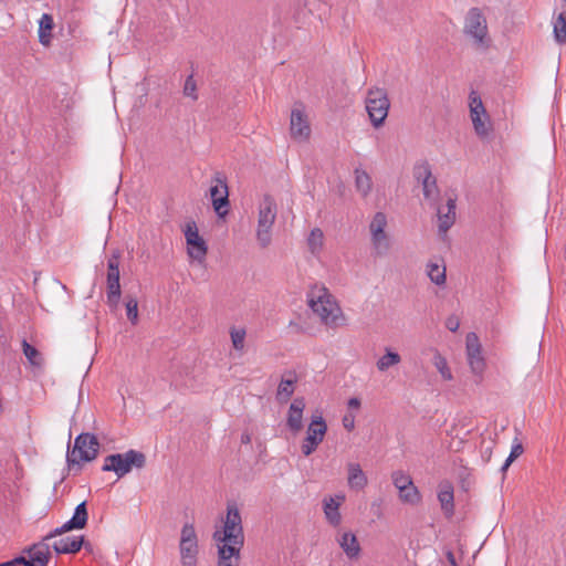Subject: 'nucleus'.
<instances>
[{"label": "nucleus", "mask_w": 566, "mask_h": 566, "mask_svg": "<svg viewBox=\"0 0 566 566\" xmlns=\"http://www.w3.org/2000/svg\"><path fill=\"white\" fill-rule=\"evenodd\" d=\"M439 231L446 233L455 220V199L449 198L444 208L438 209Z\"/></svg>", "instance_id": "24"}, {"label": "nucleus", "mask_w": 566, "mask_h": 566, "mask_svg": "<svg viewBox=\"0 0 566 566\" xmlns=\"http://www.w3.org/2000/svg\"><path fill=\"white\" fill-rule=\"evenodd\" d=\"M216 543H229L235 546H243L244 533L239 509L235 504H228L227 516L222 530H217L213 535Z\"/></svg>", "instance_id": "3"}, {"label": "nucleus", "mask_w": 566, "mask_h": 566, "mask_svg": "<svg viewBox=\"0 0 566 566\" xmlns=\"http://www.w3.org/2000/svg\"><path fill=\"white\" fill-rule=\"evenodd\" d=\"M146 464V457L143 452L128 450L125 453H114L105 458L102 471L114 472L118 479L128 474L133 468L142 469Z\"/></svg>", "instance_id": "4"}, {"label": "nucleus", "mask_w": 566, "mask_h": 566, "mask_svg": "<svg viewBox=\"0 0 566 566\" xmlns=\"http://www.w3.org/2000/svg\"><path fill=\"white\" fill-rule=\"evenodd\" d=\"M438 500L441 505V510L447 517H451L454 513V495L453 485L451 482L444 480L439 483L438 486Z\"/></svg>", "instance_id": "21"}, {"label": "nucleus", "mask_w": 566, "mask_h": 566, "mask_svg": "<svg viewBox=\"0 0 566 566\" xmlns=\"http://www.w3.org/2000/svg\"><path fill=\"white\" fill-rule=\"evenodd\" d=\"M294 382L293 379H282L277 387V398L287 400L294 392Z\"/></svg>", "instance_id": "38"}, {"label": "nucleus", "mask_w": 566, "mask_h": 566, "mask_svg": "<svg viewBox=\"0 0 566 566\" xmlns=\"http://www.w3.org/2000/svg\"><path fill=\"white\" fill-rule=\"evenodd\" d=\"M347 406L349 409H358L360 407V400L356 397H353L348 400Z\"/></svg>", "instance_id": "47"}, {"label": "nucleus", "mask_w": 566, "mask_h": 566, "mask_svg": "<svg viewBox=\"0 0 566 566\" xmlns=\"http://www.w3.org/2000/svg\"><path fill=\"white\" fill-rule=\"evenodd\" d=\"M523 453V446L521 443H515L512 446L511 452L509 457L506 458L505 462L501 467V471L505 472L511 463L518 458Z\"/></svg>", "instance_id": "43"}, {"label": "nucleus", "mask_w": 566, "mask_h": 566, "mask_svg": "<svg viewBox=\"0 0 566 566\" xmlns=\"http://www.w3.org/2000/svg\"><path fill=\"white\" fill-rule=\"evenodd\" d=\"M373 249L378 256L386 255L390 250V238L387 232L370 234Z\"/></svg>", "instance_id": "29"}, {"label": "nucleus", "mask_w": 566, "mask_h": 566, "mask_svg": "<svg viewBox=\"0 0 566 566\" xmlns=\"http://www.w3.org/2000/svg\"><path fill=\"white\" fill-rule=\"evenodd\" d=\"M179 551L182 566H196L199 553L198 537L191 523H186L181 528Z\"/></svg>", "instance_id": "8"}, {"label": "nucleus", "mask_w": 566, "mask_h": 566, "mask_svg": "<svg viewBox=\"0 0 566 566\" xmlns=\"http://www.w3.org/2000/svg\"><path fill=\"white\" fill-rule=\"evenodd\" d=\"M277 207L275 200L265 195L259 205L256 240L261 248L270 245L272 228L276 219Z\"/></svg>", "instance_id": "5"}, {"label": "nucleus", "mask_w": 566, "mask_h": 566, "mask_svg": "<svg viewBox=\"0 0 566 566\" xmlns=\"http://www.w3.org/2000/svg\"><path fill=\"white\" fill-rule=\"evenodd\" d=\"M387 217L384 212H376L369 224L370 234L386 232Z\"/></svg>", "instance_id": "37"}, {"label": "nucleus", "mask_w": 566, "mask_h": 566, "mask_svg": "<svg viewBox=\"0 0 566 566\" xmlns=\"http://www.w3.org/2000/svg\"><path fill=\"white\" fill-rule=\"evenodd\" d=\"M99 442L93 433H80L75 440L73 448H67L66 462L69 468L74 465L81 467L83 462H91L98 454Z\"/></svg>", "instance_id": "2"}, {"label": "nucleus", "mask_w": 566, "mask_h": 566, "mask_svg": "<svg viewBox=\"0 0 566 566\" xmlns=\"http://www.w3.org/2000/svg\"><path fill=\"white\" fill-rule=\"evenodd\" d=\"M218 566H239L241 546L217 543Z\"/></svg>", "instance_id": "20"}, {"label": "nucleus", "mask_w": 566, "mask_h": 566, "mask_svg": "<svg viewBox=\"0 0 566 566\" xmlns=\"http://www.w3.org/2000/svg\"><path fill=\"white\" fill-rule=\"evenodd\" d=\"M554 36L559 44L566 43V11L560 12L554 21Z\"/></svg>", "instance_id": "30"}, {"label": "nucleus", "mask_w": 566, "mask_h": 566, "mask_svg": "<svg viewBox=\"0 0 566 566\" xmlns=\"http://www.w3.org/2000/svg\"><path fill=\"white\" fill-rule=\"evenodd\" d=\"M413 176L422 186L423 196L429 201H436L439 195L437 180L432 176L429 164L417 165L413 169Z\"/></svg>", "instance_id": "14"}, {"label": "nucleus", "mask_w": 566, "mask_h": 566, "mask_svg": "<svg viewBox=\"0 0 566 566\" xmlns=\"http://www.w3.org/2000/svg\"><path fill=\"white\" fill-rule=\"evenodd\" d=\"M107 304L111 308H116L120 300V283H119V263L118 255L113 254L107 262Z\"/></svg>", "instance_id": "11"}, {"label": "nucleus", "mask_w": 566, "mask_h": 566, "mask_svg": "<svg viewBox=\"0 0 566 566\" xmlns=\"http://www.w3.org/2000/svg\"><path fill=\"white\" fill-rule=\"evenodd\" d=\"M22 348H23L24 356L27 357V359L29 360V363L31 365H33V366H41V364H42V355L40 354V352L34 346H32L25 339H23L22 340Z\"/></svg>", "instance_id": "34"}, {"label": "nucleus", "mask_w": 566, "mask_h": 566, "mask_svg": "<svg viewBox=\"0 0 566 566\" xmlns=\"http://www.w3.org/2000/svg\"><path fill=\"white\" fill-rule=\"evenodd\" d=\"M327 432V424L321 415H313L306 430V437L301 446L305 457L311 455L323 442Z\"/></svg>", "instance_id": "9"}, {"label": "nucleus", "mask_w": 566, "mask_h": 566, "mask_svg": "<svg viewBox=\"0 0 566 566\" xmlns=\"http://www.w3.org/2000/svg\"><path fill=\"white\" fill-rule=\"evenodd\" d=\"M0 566H13V564H12L11 560H8V562H4V563H1Z\"/></svg>", "instance_id": "52"}, {"label": "nucleus", "mask_w": 566, "mask_h": 566, "mask_svg": "<svg viewBox=\"0 0 566 566\" xmlns=\"http://www.w3.org/2000/svg\"><path fill=\"white\" fill-rule=\"evenodd\" d=\"M83 545H84L83 536H78V537L67 536V537L61 538L60 541H56L53 544V549L57 554H75L82 548Z\"/></svg>", "instance_id": "25"}, {"label": "nucleus", "mask_w": 566, "mask_h": 566, "mask_svg": "<svg viewBox=\"0 0 566 566\" xmlns=\"http://www.w3.org/2000/svg\"><path fill=\"white\" fill-rule=\"evenodd\" d=\"M347 483L349 489L355 491H361L366 488L368 479L359 463L349 462L347 464Z\"/></svg>", "instance_id": "23"}, {"label": "nucleus", "mask_w": 566, "mask_h": 566, "mask_svg": "<svg viewBox=\"0 0 566 566\" xmlns=\"http://www.w3.org/2000/svg\"><path fill=\"white\" fill-rule=\"evenodd\" d=\"M185 238L188 244V254L190 258L201 262L205 260L207 254V244L205 240L199 235L196 222H189L186 226Z\"/></svg>", "instance_id": "16"}, {"label": "nucleus", "mask_w": 566, "mask_h": 566, "mask_svg": "<svg viewBox=\"0 0 566 566\" xmlns=\"http://www.w3.org/2000/svg\"><path fill=\"white\" fill-rule=\"evenodd\" d=\"M459 326H460V322H459V318L457 316H450L447 318L446 321V327L450 331V332H457L459 329Z\"/></svg>", "instance_id": "45"}, {"label": "nucleus", "mask_w": 566, "mask_h": 566, "mask_svg": "<svg viewBox=\"0 0 566 566\" xmlns=\"http://www.w3.org/2000/svg\"><path fill=\"white\" fill-rule=\"evenodd\" d=\"M399 497L402 502L408 504H417L420 501V493L418 489L412 484L399 490Z\"/></svg>", "instance_id": "35"}, {"label": "nucleus", "mask_w": 566, "mask_h": 566, "mask_svg": "<svg viewBox=\"0 0 566 566\" xmlns=\"http://www.w3.org/2000/svg\"><path fill=\"white\" fill-rule=\"evenodd\" d=\"M307 304L326 326L338 327L344 324L342 308L324 285H314L311 289Z\"/></svg>", "instance_id": "1"}, {"label": "nucleus", "mask_w": 566, "mask_h": 566, "mask_svg": "<svg viewBox=\"0 0 566 566\" xmlns=\"http://www.w3.org/2000/svg\"><path fill=\"white\" fill-rule=\"evenodd\" d=\"M464 34L469 36L478 49H488L491 39L488 32V22L479 8H471L464 19Z\"/></svg>", "instance_id": "6"}, {"label": "nucleus", "mask_w": 566, "mask_h": 566, "mask_svg": "<svg viewBox=\"0 0 566 566\" xmlns=\"http://www.w3.org/2000/svg\"><path fill=\"white\" fill-rule=\"evenodd\" d=\"M343 424L347 430L354 429V418L349 419L348 417H344Z\"/></svg>", "instance_id": "48"}, {"label": "nucleus", "mask_w": 566, "mask_h": 566, "mask_svg": "<svg viewBox=\"0 0 566 566\" xmlns=\"http://www.w3.org/2000/svg\"><path fill=\"white\" fill-rule=\"evenodd\" d=\"M394 485L400 490L403 488H408L413 484L411 478L408 474H405L402 471H395L391 475Z\"/></svg>", "instance_id": "40"}, {"label": "nucleus", "mask_w": 566, "mask_h": 566, "mask_svg": "<svg viewBox=\"0 0 566 566\" xmlns=\"http://www.w3.org/2000/svg\"><path fill=\"white\" fill-rule=\"evenodd\" d=\"M323 240V231L318 228H314L307 238L308 249L312 252V254H317L322 250Z\"/></svg>", "instance_id": "32"}, {"label": "nucleus", "mask_w": 566, "mask_h": 566, "mask_svg": "<svg viewBox=\"0 0 566 566\" xmlns=\"http://www.w3.org/2000/svg\"><path fill=\"white\" fill-rule=\"evenodd\" d=\"M46 541L43 538L42 542L33 544L23 551L29 557L28 566H48L51 553L50 546L45 543Z\"/></svg>", "instance_id": "18"}, {"label": "nucleus", "mask_w": 566, "mask_h": 566, "mask_svg": "<svg viewBox=\"0 0 566 566\" xmlns=\"http://www.w3.org/2000/svg\"><path fill=\"white\" fill-rule=\"evenodd\" d=\"M384 355L376 361L378 371L385 373L389 368L395 367L401 363V356L390 347H385Z\"/></svg>", "instance_id": "26"}, {"label": "nucleus", "mask_w": 566, "mask_h": 566, "mask_svg": "<svg viewBox=\"0 0 566 566\" xmlns=\"http://www.w3.org/2000/svg\"><path fill=\"white\" fill-rule=\"evenodd\" d=\"M337 543L349 559L359 557L361 547L357 536L353 532H344L337 537Z\"/></svg>", "instance_id": "22"}, {"label": "nucleus", "mask_w": 566, "mask_h": 566, "mask_svg": "<svg viewBox=\"0 0 566 566\" xmlns=\"http://www.w3.org/2000/svg\"><path fill=\"white\" fill-rule=\"evenodd\" d=\"M126 315L132 324H136L138 319V303L134 297H129L126 300Z\"/></svg>", "instance_id": "41"}, {"label": "nucleus", "mask_w": 566, "mask_h": 566, "mask_svg": "<svg viewBox=\"0 0 566 566\" xmlns=\"http://www.w3.org/2000/svg\"><path fill=\"white\" fill-rule=\"evenodd\" d=\"M245 329L242 327H232L230 331V336L232 340L233 348L237 350H242L244 348V339H245Z\"/></svg>", "instance_id": "39"}, {"label": "nucleus", "mask_w": 566, "mask_h": 566, "mask_svg": "<svg viewBox=\"0 0 566 566\" xmlns=\"http://www.w3.org/2000/svg\"><path fill=\"white\" fill-rule=\"evenodd\" d=\"M365 106L374 127H380L388 116L390 102L384 88H369L365 98Z\"/></svg>", "instance_id": "7"}, {"label": "nucleus", "mask_w": 566, "mask_h": 566, "mask_svg": "<svg viewBox=\"0 0 566 566\" xmlns=\"http://www.w3.org/2000/svg\"><path fill=\"white\" fill-rule=\"evenodd\" d=\"M210 197L216 213L223 218L228 214L230 201H229V188L227 178L221 172H216L210 187Z\"/></svg>", "instance_id": "10"}, {"label": "nucleus", "mask_w": 566, "mask_h": 566, "mask_svg": "<svg viewBox=\"0 0 566 566\" xmlns=\"http://www.w3.org/2000/svg\"><path fill=\"white\" fill-rule=\"evenodd\" d=\"M53 27L54 21L52 15L43 13L39 20V41L41 44L46 46L51 43Z\"/></svg>", "instance_id": "27"}, {"label": "nucleus", "mask_w": 566, "mask_h": 566, "mask_svg": "<svg viewBox=\"0 0 566 566\" xmlns=\"http://www.w3.org/2000/svg\"><path fill=\"white\" fill-rule=\"evenodd\" d=\"M345 501L344 494H336L335 496H328L323 500V511L326 521L334 527H337L342 523V515L339 506Z\"/></svg>", "instance_id": "17"}, {"label": "nucleus", "mask_w": 566, "mask_h": 566, "mask_svg": "<svg viewBox=\"0 0 566 566\" xmlns=\"http://www.w3.org/2000/svg\"><path fill=\"white\" fill-rule=\"evenodd\" d=\"M290 130L292 138L297 142H305L311 135V126L301 103L295 104L291 112Z\"/></svg>", "instance_id": "12"}, {"label": "nucleus", "mask_w": 566, "mask_h": 566, "mask_svg": "<svg viewBox=\"0 0 566 566\" xmlns=\"http://www.w3.org/2000/svg\"><path fill=\"white\" fill-rule=\"evenodd\" d=\"M250 441H251L250 434H248V433L242 434V437H241V442L242 443L248 444V443H250Z\"/></svg>", "instance_id": "51"}, {"label": "nucleus", "mask_w": 566, "mask_h": 566, "mask_svg": "<svg viewBox=\"0 0 566 566\" xmlns=\"http://www.w3.org/2000/svg\"><path fill=\"white\" fill-rule=\"evenodd\" d=\"M465 349L469 366L473 374L482 375L485 369V359L482 355V346L478 335L473 332L465 337Z\"/></svg>", "instance_id": "13"}, {"label": "nucleus", "mask_w": 566, "mask_h": 566, "mask_svg": "<svg viewBox=\"0 0 566 566\" xmlns=\"http://www.w3.org/2000/svg\"><path fill=\"white\" fill-rule=\"evenodd\" d=\"M354 175L356 190L361 195V197H367L373 188V180L370 175L360 168H356L354 170Z\"/></svg>", "instance_id": "28"}, {"label": "nucleus", "mask_w": 566, "mask_h": 566, "mask_svg": "<svg viewBox=\"0 0 566 566\" xmlns=\"http://www.w3.org/2000/svg\"><path fill=\"white\" fill-rule=\"evenodd\" d=\"M482 457H483V458H486V460H488V461L490 460V457H491V447H488V448H485V449L482 451Z\"/></svg>", "instance_id": "50"}, {"label": "nucleus", "mask_w": 566, "mask_h": 566, "mask_svg": "<svg viewBox=\"0 0 566 566\" xmlns=\"http://www.w3.org/2000/svg\"><path fill=\"white\" fill-rule=\"evenodd\" d=\"M482 116L488 118L486 112L485 113H473L471 114V119L474 126V130L479 136H486L489 134V127L486 125V122L482 119Z\"/></svg>", "instance_id": "36"}, {"label": "nucleus", "mask_w": 566, "mask_h": 566, "mask_svg": "<svg viewBox=\"0 0 566 566\" xmlns=\"http://www.w3.org/2000/svg\"><path fill=\"white\" fill-rule=\"evenodd\" d=\"M427 275L437 285L446 283V268L437 263H429L427 265Z\"/></svg>", "instance_id": "31"}, {"label": "nucleus", "mask_w": 566, "mask_h": 566, "mask_svg": "<svg viewBox=\"0 0 566 566\" xmlns=\"http://www.w3.org/2000/svg\"><path fill=\"white\" fill-rule=\"evenodd\" d=\"M305 408L304 398H295L290 405L286 424L293 433H297L302 430L303 423V411Z\"/></svg>", "instance_id": "19"}, {"label": "nucleus", "mask_w": 566, "mask_h": 566, "mask_svg": "<svg viewBox=\"0 0 566 566\" xmlns=\"http://www.w3.org/2000/svg\"><path fill=\"white\" fill-rule=\"evenodd\" d=\"M432 363L444 380L452 379V374L448 366V361L438 350L434 352Z\"/></svg>", "instance_id": "33"}, {"label": "nucleus", "mask_w": 566, "mask_h": 566, "mask_svg": "<svg viewBox=\"0 0 566 566\" xmlns=\"http://www.w3.org/2000/svg\"><path fill=\"white\" fill-rule=\"evenodd\" d=\"M88 520V513L86 507V502L80 503L73 513V516L66 521L62 526L54 528L51 531L44 539H51L55 536H59L63 533L73 531V530H82L86 526Z\"/></svg>", "instance_id": "15"}, {"label": "nucleus", "mask_w": 566, "mask_h": 566, "mask_svg": "<svg viewBox=\"0 0 566 566\" xmlns=\"http://www.w3.org/2000/svg\"><path fill=\"white\" fill-rule=\"evenodd\" d=\"M184 95L192 98L193 101L198 99L197 84L192 74H190L185 81Z\"/></svg>", "instance_id": "42"}, {"label": "nucleus", "mask_w": 566, "mask_h": 566, "mask_svg": "<svg viewBox=\"0 0 566 566\" xmlns=\"http://www.w3.org/2000/svg\"><path fill=\"white\" fill-rule=\"evenodd\" d=\"M11 562H12L13 566H19V565L28 566L29 557L21 555V556L14 557L13 559H11Z\"/></svg>", "instance_id": "46"}, {"label": "nucleus", "mask_w": 566, "mask_h": 566, "mask_svg": "<svg viewBox=\"0 0 566 566\" xmlns=\"http://www.w3.org/2000/svg\"><path fill=\"white\" fill-rule=\"evenodd\" d=\"M447 558L449 560V563L453 566H457V563H455V557L454 555L452 554V552H448L447 554Z\"/></svg>", "instance_id": "49"}, {"label": "nucleus", "mask_w": 566, "mask_h": 566, "mask_svg": "<svg viewBox=\"0 0 566 566\" xmlns=\"http://www.w3.org/2000/svg\"><path fill=\"white\" fill-rule=\"evenodd\" d=\"M473 113H485L482 99L475 92H471L470 94V114Z\"/></svg>", "instance_id": "44"}]
</instances>
